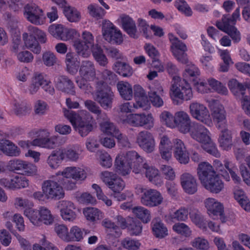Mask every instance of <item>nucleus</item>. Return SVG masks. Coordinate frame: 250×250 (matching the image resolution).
Segmentation results:
<instances>
[{
  "label": "nucleus",
  "instance_id": "f257e3e1",
  "mask_svg": "<svg viewBox=\"0 0 250 250\" xmlns=\"http://www.w3.org/2000/svg\"><path fill=\"white\" fill-rule=\"evenodd\" d=\"M62 176L67 180L63 183L64 188L69 190L75 189L77 183H82L87 177L86 169L81 167L69 166L62 170L58 171L51 179L44 181L42 185V190L44 192L46 200H56L64 197V191L62 187L57 181Z\"/></svg>",
  "mask_w": 250,
  "mask_h": 250
},
{
  "label": "nucleus",
  "instance_id": "f03ea898",
  "mask_svg": "<svg viewBox=\"0 0 250 250\" xmlns=\"http://www.w3.org/2000/svg\"><path fill=\"white\" fill-rule=\"evenodd\" d=\"M208 106L213 122L221 132L218 139L220 146L223 149L228 150L230 149L232 146V136L231 131L227 128L226 111L223 106L217 100L210 101Z\"/></svg>",
  "mask_w": 250,
  "mask_h": 250
},
{
  "label": "nucleus",
  "instance_id": "7ed1b4c3",
  "mask_svg": "<svg viewBox=\"0 0 250 250\" xmlns=\"http://www.w3.org/2000/svg\"><path fill=\"white\" fill-rule=\"evenodd\" d=\"M143 162V158L135 151L121 152L115 158L114 169L122 176L129 175L131 170L135 174H141L142 173L141 163Z\"/></svg>",
  "mask_w": 250,
  "mask_h": 250
},
{
  "label": "nucleus",
  "instance_id": "20e7f679",
  "mask_svg": "<svg viewBox=\"0 0 250 250\" xmlns=\"http://www.w3.org/2000/svg\"><path fill=\"white\" fill-rule=\"evenodd\" d=\"M29 135L38 137L33 140H20L18 142V146L23 149H29L31 146L39 147L47 149H53L57 146V138L50 137V132L46 129H34L31 130Z\"/></svg>",
  "mask_w": 250,
  "mask_h": 250
},
{
  "label": "nucleus",
  "instance_id": "39448f33",
  "mask_svg": "<svg viewBox=\"0 0 250 250\" xmlns=\"http://www.w3.org/2000/svg\"><path fill=\"white\" fill-rule=\"evenodd\" d=\"M63 115L82 137L86 136L93 129L91 115L86 110H80L78 113L67 109H62Z\"/></svg>",
  "mask_w": 250,
  "mask_h": 250
},
{
  "label": "nucleus",
  "instance_id": "423d86ee",
  "mask_svg": "<svg viewBox=\"0 0 250 250\" xmlns=\"http://www.w3.org/2000/svg\"><path fill=\"white\" fill-rule=\"evenodd\" d=\"M79 76L75 78V82L79 88L84 93L89 94L92 91V87L88 81H101L96 75V70L93 62L85 60L82 62L79 69Z\"/></svg>",
  "mask_w": 250,
  "mask_h": 250
},
{
  "label": "nucleus",
  "instance_id": "0eeeda50",
  "mask_svg": "<svg viewBox=\"0 0 250 250\" xmlns=\"http://www.w3.org/2000/svg\"><path fill=\"white\" fill-rule=\"evenodd\" d=\"M100 178L103 182L112 191L113 197L117 200L124 201L133 196V194L129 190L122 192L125 187V183L116 174L104 171L101 173Z\"/></svg>",
  "mask_w": 250,
  "mask_h": 250
},
{
  "label": "nucleus",
  "instance_id": "6e6552de",
  "mask_svg": "<svg viewBox=\"0 0 250 250\" xmlns=\"http://www.w3.org/2000/svg\"><path fill=\"white\" fill-rule=\"evenodd\" d=\"M240 17V9L236 8L232 15H223L221 21H216V26L220 30L227 33L234 43H238L241 40L240 32L235 27L237 20Z\"/></svg>",
  "mask_w": 250,
  "mask_h": 250
},
{
  "label": "nucleus",
  "instance_id": "1a4fd4ad",
  "mask_svg": "<svg viewBox=\"0 0 250 250\" xmlns=\"http://www.w3.org/2000/svg\"><path fill=\"white\" fill-rule=\"evenodd\" d=\"M23 214L34 226L40 227L42 224L49 226L53 224L54 216L47 208L41 206L37 209L26 208Z\"/></svg>",
  "mask_w": 250,
  "mask_h": 250
},
{
  "label": "nucleus",
  "instance_id": "9d476101",
  "mask_svg": "<svg viewBox=\"0 0 250 250\" xmlns=\"http://www.w3.org/2000/svg\"><path fill=\"white\" fill-rule=\"evenodd\" d=\"M135 192L140 196L142 204L146 207H158L164 202L162 193L156 189L147 188L138 185L135 188Z\"/></svg>",
  "mask_w": 250,
  "mask_h": 250
},
{
  "label": "nucleus",
  "instance_id": "9b49d317",
  "mask_svg": "<svg viewBox=\"0 0 250 250\" xmlns=\"http://www.w3.org/2000/svg\"><path fill=\"white\" fill-rule=\"evenodd\" d=\"M81 40L79 38L73 41L72 45L76 53L83 58H88L91 55V51L99 44L95 42L93 34L87 30L81 33Z\"/></svg>",
  "mask_w": 250,
  "mask_h": 250
},
{
  "label": "nucleus",
  "instance_id": "f8f14e48",
  "mask_svg": "<svg viewBox=\"0 0 250 250\" xmlns=\"http://www.w3.org/2000/svg\"><path fill=\"white\" fill-rule=\"evenodd\" d=\"M120 121L123 124L134 127H143L147 129L154 126L155 120L150 113H131L126 116L121 115Z\"/></svg>",
  "mask_w": 250,
  "mask_h": 250
},
{
  "label": "nucleus",
  "instance_id": "ddd939ff",
  "mask_svg": "<svg viewBox=\"0 0 250 250\" xmlns=\"http://www.w3.org/2000/svg\"><path fill=\"white\" fill-rule=\"evenodd\" d=\"M96 90L89 93L93 98L104 109L110 108L114 98V94L111 88L107 86L103 80L96 82Z\"/></svg>",
  "mask_w": 250,
  "mask_h": 250
},
{
  "label": "nucleus",
  "instance_id": "4468645a",
  "mask_svg": "<svg viewBox=\"0 0 250 250\" xmlns=\"http://www.w3.org/2000/svg\"><path fill=\"white\" fill-rule=\"evenodd\" d=\"M204 188L214 193H219L224 188V183L220 176L206 162H204Z\"/></svg>",
  "mask_w": 250,
  "mask_h": 250
},
{
  "label": "nucleus",
  "instance_id": "2eb2a0df",
  "mask_svg": "<svg viewBox=\"0 0 250 250\" xmlns=\"http://www.w3.org/2000/svg\"><path fill=\"white\" fill-rule=\"evenodd\" d=\"M170 96L173 99L178 98L186 101L190 100L193 94L189 83L182 81L179 76H174L171 81Z\"/></svg>",
  "mask_w": 250,
  "mask_h": 250
},
{
  "label": "nucleus",
  "instance_id": "dca6fc26",
  "mask_svg": "<svg viewBox=\"0 0 250 250\" xmlns=\"http://www.w3.org/2000/svg\"><path fill=\"white\" fill-rule=\"evenodd\" d=\"M102 35L107 42L120 45L123 42L121 30L108 20H104L102 26Z\"/></svg>",
  "mask_w": 250,
  "mask_h": 250
},
{
  "label": "nucleus",
  "instance_id": "f3484780",
  "mask_svg": "<svg viewBox=\"0 0 250 250\" xmlns=\"http://www.w3.org/2000/svg\"><path fill=\"white\" fill-rule=\"evenodd\" d=\"M49 33L57 39L67 42L74 40V38L79 37L80 34L74 28H68L62 24H52L48 28Z\"/></svg>",
  "mask_w": 250,
  "mask_h": 250
},
{
  "label": "nucleus",
  "instance_id": "a211bd4d",
  "mask_svg": "<svg viewBox=\"0 0 250 250\" xmlns=\"http://www.w3.org/2000/svg\"><path fill=\"white\" fill-rule=\"evenodd\" d=\"M199 69L194 64L187 65L183 73V80L184 83H192L195 88L199 92L203 91V82L199 78Z\"/></svg>",
  "mask_w": 250,
  "mask_h": 250
},
{
  "label": "nucleus",
  "instance_id": "6ab92c4d",
  "mask_svg": "<svg viewBox=\"0 0 250 250\" xmlns=\"http://www.w3.org/2000/svg\"><path fill=\"white\" fill-rule=\"evenodd\" d=\"M168 37L171 43L170 50L173 55L179 62L183 64H187L188 59L186 53L187 51L186 44L179 41L172 33H169Z\"/></svg>",
  "mask_w": 250,
  "mask_h": 250
},
{
  "label": "nucleus",
  "instance_id": "aec40b11",
  "mask_svg": "<svg viewBox=\"0 0 250 250\" xmlns=\"http://www.w3.org/2000/svg\"><path fill=\"white\" fill-rule=\"evenodd\" d=\"M23 15L28 21L38 25L44 24L46 20L43 11L35 4L26 5Z\"/></svg>",
  "mask_w": 250,
  "mask_h": 250
},
{
  "label": "nucleus",
  "instance_id": "412c9836",
  "mask_svg": "<svg viewBox=\"0 0 250 250\" xmlns=\"http://www.w3.org/2000/svg\"><path fill=\"white\" fill-rule=\"evenodd\" d=\"M58 208L60 216L64 221L72 223L76 220V206L72 202L65 200L60 201L58 203Z\"/></svg>",
  "mask_w": 250,
  "mask_h": 250
},
{
  "label": "nucleus",
  "instance_id": "4be33fe9",
  "mask_svg": "<svg viewBox=\"0 0 250 250\" xmlns=\"http://www.w3.org/2000/svg\"><path fill=\"white\" fill-rule=\"evenodd\" d=\"M0 185L8 190H17L29 187V181L25 176L15 175L10 179L6 177L0 178Z\"/></svg>",
  "mask_w": 250,
  "mask_h": 250
},
{
  "label": "nucleus",
  "instance_id": "5701e85b",
  "mask_svg": "<svg viewBox=\"0 0 250 250\" xmlns=\"http://www.w3.org/2000/svg\"><path fill=\"white\" fill-rule=\"evenodd\" d=\"M117 22L130 37L134 39L139 37V33L136 22L129 15L121 14L117 20Z\"/></svg>",
  "mask_w": 250,
  "mask_h": 250
},
{
  "label": "nucleus",
  "instance_id": "b1692460",
  "mask_svg": "<svg viewBox=\"0 0 250 250\" xmlns=\"http://www.w3.org/2000/svg\"><path fill=\"white\" fill-rule=\"evenodd\" d=\"M136 143L145 151L153 152L155 148V141L153 135L146 130L140 131L136 136Z\"/></svg>",
  "mask_w": 250,
  "mask_h": 250
},
{
  "label": "nucleus",
  "instance_id": "393cba45",
  "mask_svg": "<svg viewBox=\"0 0 250 250\" xmlns=\"http://www.w3.org/2000/svg\"><path fill=\"white\" fill-rule=\"evenodd\" d=\"M175 128L184 134L189 132L191 121L189 115L183 110L176 112L174 114Z\"/></svg>",
  "mask_w": 250,
  "mask_h": 250
},
{
  "label": "nucleus",
  "instance_id": "a878e982",
  "mask_svg": "<svg viewBox=\"0 0 250 250\" xmlns=\"http://www.w3.org/2000/svg\"><path fill=\"white\" fill-rule=\"evenodd\" d=\"M97 119L100 121V129L103 133L115 137L120 131L117 126L109 121L106 113L101 114Z\"/></svg>",
  "mask_w": 250,
  "mask_h": 250
},
{
  "label": "nucleus",
  "instance_id": "bb28decb",
  "mask_svg": "<svg viewBox=\"0 0 250 250\" xmlns=\"http://www.w3.org/2000/svg\"><path fill=\"white\" fill-rule=\"evenodd\" d=\"M57 88L59 90L69 94L75 95L76 91L73 82L66 76H60L55 81Z\"/></svg>",
  "mask_w": 250,
  "mask_h": 250
},
{
  "label": "nucleus",
  "instance_id": "cd10ccee",
  "mask_svg": "<svg viewBox=\"0 0 250 250\" xmlns=\"http://www.w3.org/2000/svg\"><path fill=\"white\" fill-rule=\"evenodd\" d=\"M20 39L17 37L13 39V49L14 52L16 54L17 59L21 62L29 63L33 61L34 56L32 54L28 51L23 50L19 51L21 48Z\"/></svg>",
  "mask_w": 250,
  "mask_h": 250
},
{
  "label": "nucleus",
  "instance_id": "c85d7f7f",
  "mask_svg": "<svg viewBox=\"0 0 250 250\" xmlns=\"http://www.w3.org/2000/svg\"><path fill=\"white\" fill-rule=\"evenodd\" d=\"M0 151L11 157H18L21 154L20 148L13 142L7 139H0Z\"/></svg>",
  "mask_w": 250,
  "mask_h": 250
},
{
  "label": "nucleus",
  "instance_id": "c756f323",
  "mask_svg": "<svg viewBox=\"0 0 250 250\" xmlns=\"http://www.w3.org/2000/svg\"><path fill=\"white\" fill-rule=\"evenodd\" d=\"M181 183L184 191L188 194H194L197 190L196 181L189 173H184L181 176Z\"/></svg>",
  "mask_w": 250,
  "mask_h": 250
},
{
  "label": "nucleus",
  "instance_id": "7c9ffc66",
  "mask_svg": "<svg viewBox=\"0 0 250 250\" xmlns=\"http://www.w3.org/2000/svg\"><path fill=\"white\" fill-rule=\"evenodd\" d=\"M80 148L79 145H75L66 148H59L63 161L77 162L80 157V154L77 152Z\"/></svg>",
  "mask_w": 250,
  "mask_h": 250
},
{
  "label": "nucleus",
  "instance_id": "2f4dec72",
  "mask_svg": "<svg viewBox=\"0 0 250 250\" xmlns=\"http://www.w3.org/2000/svg\"><path fill=\"white\" fill-rule=\"evenodd\" d=\"M204 151L212 156L219 158L220 153L217 149L216 145L213 143L210 136V132L204 127Z\"/></svg>",
  "mask_w": 250,
  "mask_h": 250
},
{
  "label": "nucleus",
  "instance_id": "473e14b6",
  "mask_svg": "<svg viewBox=\"0 0 250 250\" xmlns=\"http://www.w3.org/2000/svg\"><path fill=\"white\" fill-rule=\"evenodd\" d=\"M83 213L86 220L95 223L104 218V213L100 209L94 207H86L83 208Z\"/></svg>",
  "mask_w": 250,
  "mask_h": 250
},
{
  "label": "nucleus",
  "instance_id": "72a5a7b5",
  "mask_svg": "<svg viewBox=\"0 0 250 250\" xmlns=\"http://www.w3.org/2000/svg\"><path fill=\"white\" fill-rule=\"evenodd\" d=\"M41 73H35L31 78L27 86L24 89V92L30 95L36 94L41 87Z\"/></svg>",
  "mask_w": 250,
  "mask_h": 250
},
{
  "label": "nucleus",
  "instance_id": "f704fd0d",
  "mask_svg": "<svg viewBox=\"0 0 250 250\" xmlns=\"http://www.w3.org/2000/svg\"><path fill=\"white\" fill-rule=\"evenodd\" d=\"M63 161L59 149L53 150L46 159L48 167L52 170H56L60 167Z\"/></svg>",
  "mask_w": 250,
  "mask_h": 250
},
{
  "label": "nucleus",
  "instance_id": "c9c22d12",
  "mask_svg": "<svg viewBox=\"0 0 250 250\" xmlns=\"http://www.w3.org/2000/svg\"><path fill=\"white\" fill-rule=\"evenodd\" d=\"M117 90L121 97L125 100L129 101L133 95L132 87L127 82L120 81L117 84Z\"/></svg>",
  "mask_w": 250,
  "mask_h": 250
},
{
  "label": "nucleus",
  "instance_id": "e433bc0d",
  "mask_svg": "<svg viewBox=\"0 0 250 250\" xmlns=\"http://www.w3.org/2000/svg\"><path fill=\"white\" fill-rule=\"evenodd\" d=\"M65 62L67 71L70 74H76L78 72L80 63L76 55L73 53H67L66 55Z\"/></svg>",
  "mask_w": 250,
  "mask_h": 250
},
{
  "label": "nucleus",
  "instance_id": "4c0bfd02",
  "mask_svg": "<svg viewBox=\"0 0 250 250\" xmlns=\"http://www.w3.org/2000/svg\"><path fill=\"white\" fill-rule=\"evenodd\" d=\"M206 207L208 211L213 215L222 216L224 214L223 205L216 202L213 198H208L205 202Z\"/></svg>",
  "mask_w": 250,
  "mask_h": 250
},
{
  "label": "nucleus",
  "instance_id": "58836bf2",
  "mask_svg": "<svg viewBox=\"0 0 250 250\" xmlns=\"http://www.w3.org/2000/svg\"><path fill=\"white\" fill-rule=\"evenodd\" d=\"M151 224L153 233L157 238L162 239L168 235V230L161 220L155 219Z\"/></svg>",
  "mask_w": 250,
  "mask_h": 250
},
{
  "label": "nucleus",
  "instance_id": "ea45409f",
  "mask_svg": "<svg viewBox=\"0 0 250 250\" xmlns=\"http://www.w3.org/2000/svg\"><path fill=\"white\" fill-rule=\"evenodd\" d=\"M113 69L124 77H130L133 73L132 67L128 64L119 61L114 63Z\"/></svg>",
  "mask_w": 250,
  "mask_h": 250
},
{
  "label": "nucleus",
  "instance_id": "a19ab883",
  "mask_svg": "<svg viewBox=\"0 0 250 250\" xmlns=\"http://www.w3.org/2000/svg\"><path fill=\"white\" fill-rule=\"evenodd\" d=\"M93 57L97 62L102 66H106L108 62L106 55L100 45L97 46L91 51Z\"/></svg>",
  "mask_w": 250,
  "mask_h": 250
},
{
  "label": "nucleus",
  "instance_id": "79ce46f5",
  "mask_svg": "<svg viewBox=\"0 0 250 250\" xmlns=\"http://www.w3.org/2000/svg\"><path fill=\"white\" fill-rule=\"evenodd\" d=\"M22 38L24 41L26 47L30 49L32 52L36 54H39L41 52V47L36 40V39L30 34L24 33L22 35Z\"/></svg>",
  "mask_w": 250,
  "mask_h": 250
},
{
  "label": "nucleus",
  "instance_id": "37998d69",
  "mask_svg": "<svg viewBox=\"0 0 250 250\" xmlns=\"http://www.w3.org/2000/svg\"><path fill=\"white\" fill-rule=\"evenodd\" d=\"M84 229L77 225L72 226L69 229V242H80L85 235Z\"/></svg>",
  "mask_w": 250,
  "mask_h": 250
},
{
  "label": "nucleus",
  "instance_id": "c03bdc74",
  "mask_svg": "<svg viewBox=\"0 0 250 250\" xmlns=\"http://www.w3.org/2000/svg\"><path fill=\"white\" fill-rule=\"evenodd\" d=\"M228 87L230 91L235 96L242 97L245 96V88L243 86V83L239 82L235 79H231L228 82Z\"/></svg>",
  "mask_w": 250,
  "mask_h": 250
},
{
  "label": "nucleus",
  "instance_id": "a18cd8bd",
  "mask_svg": "<svg viewBox=\"0 0 250 250\" xmlns=\"http://www.w3.org/2000/svg\"><path fill=\"white\" fill-rule=\"evenodd\" d=\"M64 14L69 22L77 23L81 20V13L74 7H65L64 9Z\"/></svg>",
  "mask_w": 250,
  "mask_h": 250
},
{
  "label": "nucleus",
  "instance_id": "49530a36",
  "mask_svg": "<svg viewBox=\"0 0 250 250\" xmlns=\"http://www.w3.org/2000/svg\"><path fill=\"white\" fill-rule=\"evenodd\" d=\"M132 212L143 223H147L151 219L150 212L147 209L141 206H138L132 208Z\"/></svg>",
  "mask_w": 250,
  "mask_h": 250
},
{
  "label": "nucleus",
  "instance_id": "de8ad7c7",
  "mask_svg": "<svg viewBox=\"0 0 250 250\" xmlns=\"http://www.w3.org/2000/svg\"><path fill=\"white\" fill-rule=\"evenodd\" d=\"M137 26L139 32L146 39H151L153 35L150 31V25L147 21L141 18H138L137 21Z\"/></svg>",
  "mask_w": 250,
  "mask_h": 250
},
{
  "label": "nucleus",
  "instance_id": "09e8293b",
  "mask_svg": "<svg viewBox=\"0 0 250 250\" xmlns=\"http://www.w3.org/2000/svg\"><path fill=\"white\" fill-rule=\"evenodd\" d=\"M42 63L47 67H52L59 63V60L56 55L50 51H46L42 53Z\"/></svg>",
  "mask_w": 250,
  "mask_h": 250
},
{
  "label": "nucleus",
  "instance_id": "8fccbe9b",
  "mask_svg": "<svg viewBox=\"0 0 250 250\" xmlns=\"http://www.w3.org/2000/svg\"><path fill=\"white\" fill-rule=\"evenodd\" d=\"M190 133L192 138L201 144L203 141V126L198 123H193L190 129Z\"/></svg>",
  "mask_w": 250,
  "mask_h": 250
},
{
  "label": "nucleus",
  "instance_id": "3c124183",
  "mask_svg": "<svg viewBox=\"0 0 250 250\" xmlns=\"http://www.w3.org/2000/svg\"><path fill=\"white\" fill-rule=\"evenodd\" d=\"M161 123L171 129L175 128L174 115L167 111H163L160 115Z\"/></svg>",
  "mask_w": 250,
  "mask_h": 250
},
{
  "label": "nucleus",
  "instance_id": "603ef678",
  "mask_svg": "<svg viewBox=\"0 0 250 250\" xmlns=\"http://www.w3.org/2000/svg\"><path fill=\"white\" fill-rule=\"evenodd\" d=\"M190 113L192 117L197 120L203 121V105L201 104L193 103L189 106Z\"/></svg>",
  "mask_w": 250,
  "mask_h": 250
},
{
  "label": "nucleus",
  "instance_id": "864d4df0",
  "mask_svg": "<svg viewBox=\"0 0 250 250\" xmlns=\"http://www.w3.org/2000/svg\"><path fill=\"white\" fill-rule=\"evenodd\" d=\"M235 200L245 210L250 209V203L242 190H237L234 192Z\"/></svg>",
  "mask_w": 250,
  "mask_h": 250
},
{
  "label": "nucleus",
  "instance_id": "5fc2aeb1",
  "mask_svg": "<svg viewBox=\"0 0 250 250\" xmlns=\"http://www.w3.org/2000/svg\"><path fill=\"white\" fill-rule=\"evenodd\" d=\"M173 230L177 234L186 237H190L192 234V230L186 224L176 223L172 227Z\"/></svg>",
  "mask_w": 250,
  "mask_h": 250
},
{
  "label": "nucleus",
  "instance_id": "6e6d98bb",
  "mask_svg": "<svg viewBox=\"0 0 250 250\" xmlns=\"http://www.w3.org/2000/svg\"><path fill=\"white\" fill-rule=\"evenodd\" d=\"M188 210L186 208H181L174 212L170 213L168 218L172 221H185L188 219Z\"/></svg>",
  "mask_w": 250,
  "mask_h": 250
},
{
  "label": "nucleus",
  "instance_id": "4d7b16f0",
  "mask_svg": "<svg viewBox=\"0 0 250 250\" xmlns=\"http://www.w3.org/2000/svg\"><path fill=\"white\" fill-rule=\"evenodd\" d=\"M54 231L62 240L66 242H69V230L65 225H56L54 228Z\"/></svg>",
  "mask_w": 250,
  "mask_h": 250
},
{
  "label": "nucleus",
  "instance_id": "13d9d810",
  "mask_svg": "<svg viewBox=\"0 0 250 250\" xmlns=\"http://www.w3.org/2000/svg\"><path fill=\"white\" fill-rule=\"evenodd\" d=\"M208 83L214 91L222 95H227L228 90L227 87L220 82L214 78H211L208 80Z\"/></svg>",
  "mask_w": 250,
  "mask_h": 250
},
{
  "label": "nucleus",
  "instance_id": "bf43d9fd",
  "mask_svg": "<svg viewBox=\"0 0 250 250\" xmlns=\"http://www.w3.org/2000/svg\"><path fill=\"white\" fill-rule=\"evenodd\" d=\"M21 172L25 175L33 176L37 174L38 168L34 164L24 161Z\"/></svg>",
  "mask_w": 250,
  "mask_h": 250
},
{
  "label": "nucleus",
  "instance_id": "052dcab7",
  "mask_svg": "<svg viewBox=\"0 0 250 250\" xmlns=\"http://www.w3.org/2000/svg\"><path fill=\"white\" fill-rule=\"evenodd\" d=\"M87 9L89 15L96 19L102 18L105 14L104 10L96 4H90Z\"/></svg>",
  "mask_w": 250,
  "mask_h": 250
},
{
  "label": "nucleus",
  "instance_id": "680f3d73",
  "mask_svg": "<svg viewBox=\"0 0 250 250\" xmlns=\"http://www.w3.org/2000/svg\"><path fill=\"white\" fill-rule=\"evenodd\" d=\"M176 8L186 16H191L192 11L191 8L185 0H177L175 2Z\"/></svg>",
  "mask_w": 250,
  "mask_h": 250
},
{
  "label": "nucleus",
  "instance_id": "e2e57ef3",
  "mask_svg": "<svg viewBox=\"0 0 250 250\" xmlns=\"http://www.w3.org/2000/svg\"><path fill=\"white\" fill-rule=\"evenodd\" d=\"M121 244L124 248L128 250H138L141 245L139 241L128 237L123 240Z\"/></svg>",
  "mask_w": 250,
  "mask_h": 250
},
{
  "label": "nucleus",
  "instance_id": "0e129e2a",
  "mask_svg": "<svg viewBox=\"0 0 250 250\" xmlns=\"http://www.w3.org/2000/svg\"><path fill=\"white\" fill-rule=\"evenodd\" d=\"M141 166L142 168V172L143 170H145L146 177L149 181L155 176L157 175L159 173V170L154 167L149 166L146 163H141Z\"/></svg>",
  "mask_w": 250,
  "mask_h": 250
},
{
  "label": "nucleus",
  "instance_id": "69168bd1",
  "mask_svg": "<svg viewBox=\"0 0 250 250\" xmlns=\"http://www.w3.org/2000/svg\"><path fill=\"white\" fill-rule=\"evenodd\" d=\"M150 102L154 106L160 107L163 105L164 101L161 96L156 94L155 89H150L148 92Z\"/></svg>",
  "mask_w": 250,
  "mask_h": 250
},
{
  "label": "nucleus",
  "instance_id": "338daca9",
  "mask_svg": "<svg viewBox=\"0 0 250 250\" xmlns=\"http://www.w3.org/2000/svg\"><path fill=\"white\" fill-rule=\"evenodd\" d=\"M99 161L100 165L105 168H109L112 165L110 155L105 151H101L99 154Z\"/></svg>",
  "mask_w": 250,
  "mask_h": 250
},
{
  "label": "nucleus",
  "instance_id": "774afa93",
  "mask_svg": "<svg viewBox=\"0 0 250 250\" xmlns=\"http://www.w3.org/2000/svg\"><path fill=\"white\" fill-rule=\"evenodd\" d=\"M163 176L167 180L172 181L176 176L174 169L170 166L163 165L160 167Z\"/></svg>",
  "mask_w": 250,
  "mask_h": 250
}]
</instances>
